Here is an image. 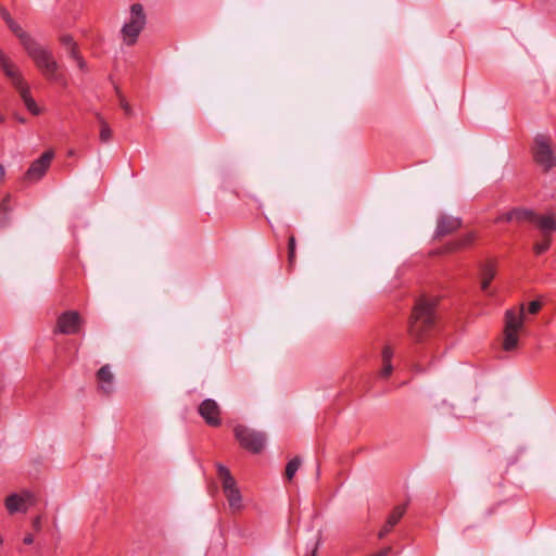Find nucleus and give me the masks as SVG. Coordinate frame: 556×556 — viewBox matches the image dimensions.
Segmentation results:
<instances>
[{"instance_id":"24","label":"nucleus","mask_w":556,"mask_h":556,"mask_svg":"<svg viewBox=\"0 0 556 556\" xmlns=\"http://www.w3.org/2000/svg\"><path fill=\"white\" fill-rule=\"evenodd\" d=\"M301 465V459L299 457L292 458L286 466V478L290 481L296 473L299 467Z\"/></svg>"},{"instance_id":"33","label":"nucleus","mask_w":556,"mask_h":556,"mask_svg":"<svg viewBox=\"0 0 556 556\" xmlns=\"http://www.w3.org/2000/svg\"><path fill=\"white\" fill-rule=\"evenodd\" d=\"M121 105H122L125 114L129 115L131 109H130L129 104L125 101V99H121Z\"/></svg>"},{"instance_id":"30","label":"nucleus","mask_w":556,"mask_h":556,"mask_svg":"<svg viewBox=\"0 0 556 556\" xmlns=\"http://www.w3.org/2000/svg\"><path fill=\"white\" fill-rule=\"evenodd\" d=\"M0 15L5 23L12 20L9 11L2 5H0Z\"/></svg>"},{"instance_id":"8","label":"nucleus","mask_w":556,"mask_h":556,"mask_svg":"<svg viewBox=\"0 0 556 556\" xmlns=\"http://www.w3.org/2000/svg\"><path fill=\"white\" fill-rule=\"evenodd\" d=\"M53 159L54 152L52 150L45 151L38 159L31 162L21 179L22 184L28 186L40 181L50 168Z\"/></svg>"},{"instance_id":"29","label":"nucleus","mask_w":556,"mask_h":556,"mask_svg":"<svg viewBox=\"0 0 556 556\" xmlns=\"http://www.w3.org/2000/svg\"><path fill=\"white\" fill-rule=\"evenodd\" d=\"M393 528H394L393 526H389V523L386 521V523L383 525V527L381 528V530L378 533L379 539H382L387 534H389Z\"/></svg>"},{"instance_id":"7","label":"nucleus","mask_w":556,"mask_h":556,"mask_svg":"<svg viewBox=\"0 0 556 556\" xmlns=\"http://www.w3.org/2000/svg\"><path fill=\"white\" fill-rule=\"evenodd\" d=\"M233 433L240 446L244 450L253 454H258L263 451L266 443V435L263 432L238 425L235 427Z\"/></svg>"},{"instance_id":"5","label":"nucleus","mask_w":556,"mask_h":556,"mask_svg":"<svg viewBox=\"0 0 556 556\" xmlns=\"http://www.w3.org/2000/svg\"><path fill=\"white\" fill-rule=\"evenodd\" d=\"M525 313L523 306L518 311L508 309L505 313V327L503 350L506 352L515 351L518 346V332L523 326Z\"/></svg>"},{"instance_id":"20","label":"nucleus","mask_w":556,"mask_h":556,"mask_svg":"<svg viewBox=\"0 0 556 556\" xmlns=\"http://www.w3.org/2000/svg\"><path fill=\"white\" fill-rule=\"evenodd\" d=\"M475 240L476 235L473 232H468L459 239L448 242L445 249L447 252H455L470 247Z\"/></svg>"},{"instance_id":"1","label":"nucleus","mask_w":556,"mask_h":556,"mask_svg":"<svg viewBox=\"0 0 556 556\" xmlns=\"http://www.w3.org/2000/svg\"><path fill=\"white\" fill-rule=\"evenodd\" d=\"M437 304V299L427 296L416 301L408 323V333L416 342L424 341L434 328Z\"/></svg>"},{"instance_id":"2","label":"nucleus","mask_w":556,"mask_h":556,"mask_svg":"<svg viewBox=\"0 0 556 556\" xmlns=\"http://www.w3.org/2000/svg\"><path fill=\"white\" fill-rule=\"evenodd\" d=\"M26 52L47 80L62 88L67 87V78L49 49L35 41L26 49Z\"/></svg>"},{"instance_id":"37","label":"nucleus","mask_w":556,"mask_h":556,"mask_svg":"<svg viewBox=\"0 0 556 556\" xmlns=\"http://www.w3.org/2000/svg\"><path fill=\"white\" fill-rule=\"evenodd\" d=\"M2 543H3V539H2V536L0 535V544H2Z\"/></svg>"},{"instance_id":"34","label":"nucleus","mask_w":556,"mask_h":556,"mask_svg":"<svg viewBox=\"0 0 556 556\" xmlns=\"http://www.w3.org/2000/svg\"><path fill=\"white\" fill-rule=\"evenodd\" d=\"M23 542H24V544H26V545H30V544H33V542H34V536H33V534H30V533H29V534H26V535L24 536Z\"/></svg>"},{"instance_id":"23","label":"nucleus","mask_w":556,"mask_h":556,"mask_svg":"<svg viewBox=\"0 0 556 556\" xmlns=\"http://www.w3.org/2000/svg\"><path fill=\"white\" fill-rule=\"evenodd\" d=\"M513 212H514L515 220H518V222L529 220L530 223H532L533 217L535 215V213L533 211L526 210V208H515V210H513Z\"/></svg>"},{"instance_id":"28","label":"nucleus","mask_w":556,"mask_h":556,"mask_svg":"<svg viewBox=\"0 0 556 556\" xmlns=\"http://www.w3.org/2000/svg\"><path fill=\"white\" fill-rule=\"evenodd\" d=\"M542 307V303L540 301H532L529 303L528 311L530 314H536Z\"/></svg>"},{"instance_id":"13","label":"nucleus","mask_w":556,"mask_h":556,"mask_svg":"<svg viewBox=\"0 0 556 556\" xmlns=\"http://www.w3.org/2000/svg\"><path fill=\"white\" fill-rule=\"evenodd\" d=\"M60 43L63 47V49L66 51L70 58L76 61L77 66L81 72L87 71V63L83 59V56L79 54L78 46L74 41L73 37L71 35H62L60 37Z\"/></svg>"},{"instance_id":"6","label":"nucleus","mask_w":556,"mask_h":556,"mask_svg":"<svg viewBox=\"0 0 556 556\" xmlns=\"http://www.w3.org/2000/svg\"><path fill=\"white\" fill-rule=\"evenodd\" d=\"M217 476L222 482L223 492L231 513L236 514L240 511L243 508L242 495L230 470L226 466L218 464Z\"/></svg>"},{"instance_id":"27","label":"nucleus","mask_w":556,"mask_h":556,"mask_svg":"<svg viewBox=\"0 0 556 556\" xmlns=\"http://www.w3.org/2000/svg\"><path fill=\"white\" fill-rule=\"evenodd\" d=\"M513 220H515V216H514V212H513V210H511V211H509V212H507V213H505V214L500 215V216L495 219V222H496V223H501V222H513Z\"/></svg>"},{"instance_id":"35","label":"nucleus","mask_w":556,"mask_h":556,"mask_svg":"<svg viewBox=\"0 0 556 556\" xmlns=\"http://www.w3.org/2000/svg\"><path fill=\"white\" fill-rule=\"evenodd\" d=\"M5 178V168L2 164H0V185L4 181Z\"/></svg>"},{"instance_id":"14","label":"nucleus","mask_w":556,"mask_h":556,"mask_svg":"<svg viewBox=\"0 0 556 556\" xmlns=\"http://www.w3.org/2000/svg\"><path fill=\"white\" fill-rule=\"evenodd\" d=\"M394 351V346L390 343H386L381 350V369L378 374L381 379H388L393 372L392 358Z\"/></svg>"},{"instance_id":"21","label":"nucleus","mask_w":556,"mask_h":556,"mask_svg":"<svg viewBox=\"0 0 556 556\" xmlns=\"http://www.w3.org/2000/svg\"><path fill=\"white\" fill-rule=\"evenodd\" d=\"M406 511V505H399L393 508L391 514L389 515L387 522L389 526H396L399 521L402 519Z\"/></svg>"},{"instance_id":"19","label":"nucleus","mask_w":556,"mask_h":556,"mask_svg":"<svg viewBox=\"0 0 556 556\" xmlns=\"http://www.w3.org/2000/svg\"><path fill=\"white\" fill-rule=\"evenodd\" d=\"M496 275V264L492 261L486 262L481 268V290L486 292Z\"/></svg>"},{"instance_id":"3","label":"nucleus","mask_w":556,"mask_h":556,"mask_svg":"<svg viewBox=\"0 0 556 556\" xmlns=\"http://www.w3.org/2000/svg\"><path fill=\"white\" fill-rule=\"evenodd\" d=\"M0 68L3 71L5 77L10 80L12 87L16 90L26 110L31 115H39L41 108L33 98L30 88L25 81L20 68L8 59L2 52H0Z\"/></svg>"},{"instance_id":"10","label":"nucleus","mask_w":556,"mask_h":556,"mask_svg":"<svg viewBox=\"0 0 556 556\" xmlns=\"http://www.w3.org/2000/svg\"><path fill=\"white\" fill-rule=\"evenodd\" d=\"M199 415L210 427H219L222 425L220 407L212 399L204 400L198 407Z\"/></svg>"},{"instance_id":"17","label":"nucleus","mask_w":556,"mask_h":556,"mask_svg":"<svg viewBox=\"0 0 556 556\" xmlns=\"http://www.w3.org/2000/svg\"><path fill=\"white\" fill-rule=\"evenodd\" d=\"M462 226V220L457 217L446 216L443 215L439 218L435 235L438 237L447 236L457 229H459Z\"/></svg>"},{"instance_id":"9","label":"nucleus","mask_w":556,"mask_h":556,"mask_svg":"<svg viewBox=\"0 0 556 556\" xmlns=\"http://www.w3.org/2000/svg\"><path fill=\"white\" fill-rule=\"evenodd\" d=\"M35 503V494L29 490H23L21 493H12L4 500V506L10 515L15 513H26L28 506H31Z\"/></svg>"},{"instance_id":"18","label":"nucleus","mask_w":556,"mask_h":556,"mask_svg":"<svg viewBox=\"0 0 556 556\" xmlns=\"http://www.w3.org/2000/svg\"><path fill=\"white\" fill-rule=\"evenodd\" d=\"M10 30L20 39L21 45L26 50L36 40L26 33L13 18L5 23Z\"/></svg>"},{"instance_id":"11","label":"nucleus","mask_w":556,"mask_h":556,"mask_svg":"<svg viewBox=\"0 0 556 556\" xmlns=\"http://www.w3.org/2000/svg\"><path fill=\"white\" fill-rule=\"evenodd\" d=\"M81 326V318L75 311H67L61 314L56 321V331L63 334L78 333Z\"/></svg>"},{"instance_id":"12","label":"nucleus","mask_w":556,"mask_h":556,"mask_svg":"<svg viewBox=\"0 0 556 556\" xmlns=\"http://www.w3.org/2000/svg\"><path fill=\"white\" fill-rule=\"evenodd\" d=\"M534 161L542 166L545 172L555 165V156L548 141H536L532 149Z\"/></svg>"},{"instance_id":"36","label":"nucleus","mask_w":556,"mask_h":556,"mask_svg":"<svg viewBox=\"0 0 556 556\" xmlns=\"http://www.w3.org/2000/svg\"><path fill=\"white\" fill-rule=\"evenodd\" d=\"M539 139H547V138H546V137H544V136H538V137H535V140H539Z\"/></svg>"},{"instance_id":"26","label":"nucleus","mask_w":556,"mask_h":556,"mask_svg":"<svg viewBox=\"0 0 556 556\" xmlns=\"http://www.w3.org/2000/svg\"><path fill=\"white\" fill-rule=\"evenodd\" d=\"M10 202H11V195H10V194H7V195L2 199V201H1V203H0V212H1V213L7 214V213L11 212V205H10Z\"/></svg>"},{"instance_id":"32","label":"nucleus","mask_w":556,"mask_h":556,"mask_svg":"<svg viewBox=\"0 0 556 556\" xmlns=\"http://www.w3.org/2000/svg\"><path fill=\"white\" fill-rule=\"evenodd\" d=\"M110 137H111L110 129L108 127L103 126L101 129L100 139L104 140V139H109Z\"/></svg>"},{"instance_id":"31","label":"nucleus","mask_w":556,"mask_h":556,"mask_svg":"<svg viewBox=\"0 0 556 556\" xmlns=\"http://www.w3.org/2000/svg\"><path fill=\"white\" fill-rule=\"evenodd\" d=\"M33 528L35 531H40L41 530V516H37L33 519Z\"/></svg>"},{"instance_id":"4","label":"nucleus","mask_w":556,"mask_h":556,"mask_svg":"<svg viewBox=\"0 0 556 556\" xmlns=\"http://www.w3.org/2000/svg\"><path fill=\"white\" fill-rule=\"evenodd\" d=\"M146 24L147 16L143 11V7L140 3L131 4L129 18L121 29L124 43L127 46H134Z\"/></svg>"},{"instance_id":"25","label":"nucleus","mask_w":556,"mask_h":556,"mask_svg":"<svg viewBox=\"0 0 556 556\" xmlns=\"http://www.w3.org/2000/svg\"><path fill=\"white\" fill-rule=\"evenodd\" d=\"M295 237L291 235L288 240V261L290 266L294 263L295 260Z\"/></svg>"},{"instance_id":"15","label":"nucleus","mask_w":556,"mask_h":556,"mask_svg":"<svg viewBox=\"0 0 556 556\" xmlns=\"http://www.w3.org/2000/svg\"><path fill=\"white\" fill-rule=\"evenodd\" d=\"M98 389L103 394L109 395L113 391L114 375L111 371L110 365H103L97 371Z\"/></svg>"},{"instance_id":"22","label":"nucleus","mask_w":556,"mask_h":556,"mask_svg":"<svg viewBox=\"0 0 556 556\" xmlns=\"http://www.w3.org/2000/svg\"><path fill=\"white\" fill-rule=\"evenodd\" d=\"M552 244V237H542L540 242H535L533 245V252L535 255H541L545 253Z\"/></svg>"},{"instance_id":"16","label":"nucleus","mask_w":556,"mask_h":556,"mask_svg":"<svg viewBox=\"0 0 556 556\" xmlns=\"http://www.w3.org/2000/svg\"><path fill=\"white\" fill-rule=\"evenodd\" d=\"M542 233V237H552V233L556 230V219L554 214H535L532 220Z\"/></svg>"}]
</instances>
